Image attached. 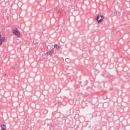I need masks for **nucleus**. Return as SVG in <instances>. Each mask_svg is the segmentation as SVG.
I'll use <instances>...</instances> for the list:
<instances>
[{
  "label": "nucleus",
  "mask_w": 130,
  "mask_h": 130,
  "mask_svg": "<svg viewBox=\"0 0 130 130\" xmlns=\"http://www.w3.org/2000/svg\"><path fill=\"white\" fill-rule=\"evenodd\" d=\"M6 41V38L2 36V35H0V46L3 45V43Z\"/></svg>",
  "instance_id": "obj_3"
},
{
  "label": "nucleus",
  "mask_w": 130,
  "mask_h": 130,
  "mask_svg": "<svg viewBox=\"0 0 130 130\" xmlns=\"http://www.w3.org/2000/svg\"><path fill=\"white\" fill-rule=\"evenodd\" d=\"M12 32L14 35H16V36H17V37H20L21 36V32L18 30V28H14L13 30H12Z\"/></svg>",
  "instance_id": "obj_1"
},
{
  "label": "nucleus",
  "mask_w": 130,
  "mask_h": 130,
  "mask_svg": "<svg viewBox=\"0 0 130 130\" xmlns=\"http://www.w3.org/2000/svg\"><path fill=\"white\" fill-rule=\"evenodd\" d=\"M1 130H7V126L5 124H2L1 125Z\"/></svg>",
  "instance_id": "obj_4"
},
{
  "label": "nucleus",
  "mask_w": 130,
  "mask_h": 130,
  "mask_svg": "<svg viewBox=\"0 0 130 130\" xmlns=\"http://www.w3.org/2000/svg\"><path fill=\"white\" fill-rule=\"evenodd\" d=\"M54 52V50L52 49V50H50L47 52V55H50V54H52Z\"/></svg>",
  "instance_id": "obj_5"
},
{
  "label": "nucleus",
  "mask_w": 130,
  "mask_h": 130,
  "mask_svg": "<svg viewBox=\"0 0 130 130\" xmlns=\"http://www.w3.org/2000/svg\"><path fill=\"white\" fill-rule=\"evenodd\" d=\"M95 20H97L98 23H101L104 20V16L101 15H98Z\"/></svg>",
  "instance_id": "obj_2"
},
{
  "label": "nucleus",
  "mask_w": 130,
  "mask_h": 130,
  "mask_svg": "<svg viewBox=\"0 0 130 130\" xmlns=\"http://www.w3.org/2000/svg\"><path fill=\"white\" fill-rule=\"evenodd\" d=\"M54 48H56V49H59L60 46H59V45H57V44H55L54 45Z\"/></svg>",
  "instance_id": "obj_6"
}]
</instances>
